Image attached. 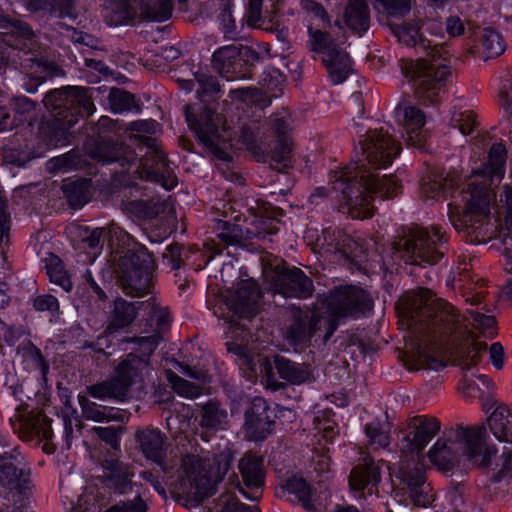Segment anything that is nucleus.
<instances>
[{
	"instance_id": "obj_1",
	"label": "nucleus",
	"mask_w": 512,
	"mask_h": 512,
	"mask_svg": "<svg viewBox=\"0 0 512 512\" xmlns=\"http://www.w3.org/2000/svg\"><path fill=\"white\" fill-rule=\"evenodd\" d=\"M506 156L503 144L492 145L488 163L467 179L466 188L462 192L464 208L460 210L458 206L449 204L448 216L458 233L471 244L487 243L498 238L504 247V256L511 265L508 270L512 272V187H504L503 218L498 219L497 225L489 218L490 205L495 200L492 186L495 180L499 182L504 175Z\"/></svg>"
},
{
	"instance_id": "obj_2",
	"label": "nucleus",
	"mask_w": 512,
	"mask_h": 512,
	"mask_svg": "<svg viewBox=\"0 0 512 512\" xmlns=\"http://www.w3.org/2000/svg\"><path fill=\"white\" fill-rule=\"evenodd\" d=\"M400 324L426 346H457L470 331L467 319L432 291L418 288L405 293L399 302Z\"/></svg>"
},
{
	"instance_id": "obj_3",
	"label": "nucleus",
	"mask_w": 512,
	"mask_h": 512,
	"mask_svg": "<svg viewBox=\"0 0 512 512\" xmlns=\"http://www.w3.org/2000/svg\"><path fill=\"white\" fill-rule=\"evenodd\" d=\"M331 180L334 190L341 194L339 211L354 219L373 216L374 195L393 198L401 193V185L394 175L380 177L364 164H355L336 171Z\"/></svg>"
},
{
	"instance_id": "obj_4",
	"label": "nucleus",
	"mask_w": 512,
	"mask_h": 512,
	"mask_svg": "<svg viewBox=\"0 0 512 512\" xmlns=\"http://www.w3.org/2000/svg\"><path fill=\"white\" fill-rule=\"evenodd\" d=\"M422 36L419 48L429 50L431 60L419 59L405 63L403 70L407 78L415 86L417 98L425 104H435L440 91L445 87L447 79L451 76L450 67L437 63L436 55L441 58L444 50L441 40L444 38L443 24L438 19H428L422 24Z\"/></svg>"
},
{
	"instance_id": "obj_5",
	"label": "nucleus",
	"mask_w": 512,
	"mask_h": 512,
	"mask_svg": "<svg viewBox=\"0 0 512 512\" xmlns=\"http://www.w3.org/2000/svg\"><path fill=\"white\" fill-rule=\"evenodd\" d=\"M486 430L483 426H457L445 431L428 453L430 461L441 471H452L462 456L482 467L491 463L497 452L494 446H487L483 440Z\"/></svg>"
},
{
	"instance_id": "obj_6",
	"label": "nucleus",
	"mask_w": 512,
	"mask_h": 512,
	"mask_svg": "<svg viewBox=\"0 0 512 512\" xmlns=\"http://www.w3.org/2000/svg\"><path fill=\"white\" fill-rule=\"evenodd\" d=\"M226 347L229 353L235 355V361L249 377L256 374L259 365L260 372L263 374V382L266 387L273 391L284 388V384L275 377L273 368L277 370L279 377L290 384L300 385L311 378L309 367L305 364H299L281 356L274 358V366L260 354L252 352L247 346L237 342H227Z\"/></svg>"
},
{
	"instance_id": "obj_7",
	"label": "nucleus",
	"mask_w": 512,
	"mask_h": 512,
	"mask_svg": "<svg viewBox=\"0 0 512 512\" xmlns=\"http://www.w3.org/2000/svg\"><path fill=\"white\" fill-rule=\"evenodd\" d=\"M45 107L53 113V127L57 130L55 144H64L69 129L79 118L89 117L95 106L88 90L79 86L54 89L43 99Z\"/></svg>"
},
{
	"instance_id": "obj_8",
	"label": "nucleus",
	"mask_w": 512,
	"mask_h": 512,
	"mask_svg": "<svg viewBox=\"0 0 512 512\" xmlns=\"http://www.w3.org/2000/svg\"><path fill=\"white\" fill-rule=\"evenodd\" d=\"M447 237L442 228L436 225L431 229L416 227L399 237L394 248L401 259L410 265H434L446 252Z\"/></svg>"
},
{
	"instance_id": "obj_9",
	"label": "nucleus",
	"mask_w": 512,
	"mask_h": 512,
	"mask_svg": "<svg viewBox=\"0 0 512 512\" xmlns=\"http://www.w3.org/2000/svg\"><path fill=\"white\" fill-rule=\"evenodd\" d=\"M317 302L327 315L328 336L334 334L341 321L347 318H359L373 308L371 296L355 285L334 287Z\"/></svg>"
},
{
	"instance_id": "obj_10",
	"label": "nucleus",
	"mask_w": 512,
	"mask_h": 512,
	"mask_svg": "<svg viewBox=\"0 0 512 512\" xmlns=\"http://www.w3.org/2000/svg\"><path fill=\"white\" fill-rule=\"evenodd\" d=\"M232 461L233 453L230 448H225L212 459L203 462L194 456L184 459L183 467L190 485L189 493L197 502L203 501L214 493L216 485L222 481Z\"/></svg>"
},
{
	"instance_id": "obj_11",
	"label": "nucleus",
	"mask_w": 512,
	"mask_h": 512,
	"mask_svg": "<svg viewBox=\"0 0 512 512\" xmlns=\"http://www.w3.org/2000/svg\"><path fill=\"white\" fill-rule=\"evenodd\" d=\"M154 261L146 249L128 250L116 260L115 272L124 292L140 297L149 292Z\"/></svg>"
},
{
	"instance_id": "obj_12",
	"label": "nucleus",
	"mask_w": 512,
	"mask_h": 512,
	"mask_svg": "<svg viewBox=\"0 0 512 512\" xmlns=\"http://www.w3.org/2000/svg\"><path fill=\"white\" fill-rule=\"evenodd\" d=\"M131 139L140 149H146L140 159L138 171L140 178L159 183L166 190L173 189L177 185V177L156 139L141 135H134Z\"/></svg>"
},
{
	"instance_id": "obj_13",
	"label": "nucleus",
	"mask_w": 512,
	"mask_h": 512,
	"mask_svg": "<svg viewBox=\"0 0 512 512\" xmlns=\"http://www.w3.org/2000/svg\"><path fill=\"white\" fill-rule=\"evenodd\" d=\"M184 112L189 127L196 133L199 141L217 158L228 161L230 157L224 147L229 135L227 130L221 127L220 115L210 108H205L197 118L192 113L191 105H186Z\"/></svg>"
},
{
	"instance_id": "obj_14",
	"label": "nucleus",
	"mask_w": 512,
	"mask_h": 512,
	"mask_svg": "<svg viewBox=\"0 0 512 512\" xmlns=\"http://www.w3.org/2000/svg\"><path fill=\"white\" fill-rule=\"evenodd\" d=\"M326 319L327 315L322 311L318 302L315 304L313 311H302L299 308H293L291 310V320L285 332L286 339L295 346H305L317 333H323L322 339L326 343L331 338V336H328Z\"/></svg>"
},
{
	"instance_id": "obj_15",
	"label": "nucleus",
	"mask_w": 512,
	"mask_h": 512,
	"mask_svg": "<svg viewBox=\"0 0 512 512\" xmlns=\"http://www.w3.org/2000/svg\"><path fill=\"white\" fill-rule=\"evenodd\" d=\"M269 130L274 139L269 144L270 166L278 171L292 166L293 142L290 137L291 119L287 112H277L269 118Z\"/></svg>"
},
{
	"instance_id": "obj_16",
	"label": "nucleus",
	"mask_w": 512,
	"mask_h": 512,
	"mask_svg": "<svg viewBox=\"0 0 512 512\" xmlns=\"http://www.w3.org/2000/svg\"><path fill=\"white\" fill-rule=\"evenodd\" d=\"M441 429L440 421L433 416L417 415L407 420L401 430L400 450L406 455H419Z\"/></svg>"
},
{
	"instance_id": "obj_17",
	"label": "nucleus",
	"mask_w": 512,
	"mask_h": 512,
	"mask_svg": "<svg viewBox=\"0 0 512 512\" xmlns=\"http://www.w3.org/2000/svg\"><path fill=\"white\" fill-rule=\"evenodd\" d=\"M359 144L368 164L374 169L390 165L401 150L400 144L383 128L370 130Z\"/></svg>"
},
{
	"instance_id": "obj_18",
	"label": "nucleus",
	"mask_w": 512,
	"mask_h": 512,
	"mask_svg": "<svg viewBox=\"0 0 512 512\" xmlns=\"http://www.w3.org/2000/svg\"><path fill=\"white\" fill-rule=\"evenodd\" d=\"M243 57L258 59V54L249 47L227 45L216 50L212 57L213 68L227 80L243 79L251 76L250 68Z\"/></svg>"
},
{
	"instance_id": "obj_19",
	"label": "nucleus",
	"mask_w": 512,
	"mask_h": 512,
	"mask_svg": "<svg viewBox=\"0 0 512 512\" xmlns=\"http://www.w3.org/2000/svg\"><path fill=\"white\" fill-rule=\"evenodd\" d=\"M242 484L237 481L235 487L246 498L258 501L263 494L265 484V467L262 456L254 453H246L238 465Z\"/></svg>"
},
{
	"instance_id": "obj_20",
	"label": "nucleus",
	"mask_w": 512,
	"mask_h": 512,
	"mask_svg": "<svg viewBox=\"0 0 512 512\" xmlns=\"http://www.w3.org/2000/svg\"><path fill=\"white\" fill-rule=\"evenodd\" d=\"M317 246L329 254H340L351 264L358 265L364 254L363 248L339 228H325L318 236Z\"/></svg>"
},
{
	"instance_id": "obj_21",
	"label": "nucleus",
	"mask_w": 512,
	"mask_h": 512,
	"mask_svg": "<svg viewBox=\"0 0 512 512\" xmlns=\"http://www.w3.org/2000/svg\"><path fill=\"white\" fill-rule=\"evenodd\" d=\"M274 293L284 297L308 298L314 291L313 281L299 268L275 271L271 277Z\"/></svg>"
},
{
	"instance_id": "obj_22",
	"label": "nucleus",
	"mask_w": 512,
	"mask_h": 512,
	"mask_svg": "<svg viewBox=\"0 0 512 512\" xmlns=\"http://www.w3.org/2000/svg\"><path fill=\"white\" fill-rule=\"evenodd\" d=\"M100 465L103 474L98 477V480L105 489L119 495L132 492L133 477L135 476L132 465L114 457L103 459Z\"/></svg>"
},
{
	"instance_id": "obj_23",
	"label": "nucleus",
	"mask_w": 512,
	"mask_h": 512,
	"mask_svg": "<svg viewBox=\"0 0 512 512\" xmlns=\"http://www.w3.org/2000/svg\"><path fill=\"white\" fill-rule=\"evenodd\" d=\"M245 434L253 441L264 440L271 432L274 421L270 419L269 406L262 397H255L245 412Z\"/></svg>"
},
{
	"instance_id": "obj_24",
	"label": "nucleus",
	"mask_w": 512,
	"mask_h": 512,
	"mask_svg": "<svg viewBox=\"0 0 512 512\" xmlns=\"http://www.w3.org/2000/svg\"><path fill=\"white\" fill-rule=\"evenodd\" d=\"M396 110L403 116L401 124L406 143L413 147H422L427 139V131L424 128L426 124L424 112L411 104H400Z\"/></svg>"
},
{
	"instance_id": "obj_25",
	"label": "nucleus",
	"mask_w": 512,
	"mask_h": 512,
	"mask_svg": "<svg viewBox=\"0 0 512 512\" xmlns=\"http://www.w3.org/2000/svg\"><path fill=\"white\" fill-rule=\"evenodd\" d=\"M91 158L102 163L117 162L129 166L137 159L136 152L128 145L113 141H98L87 146Z\"/></svg>"
},
{
	"instance_id": "obj_26",
	"label": "nucleus",
	"mask_w": 512,
	"mask_h": 512,
	"mask_svg": "<svg viewBox=\"0 0 512 512\" xmlns=\"http://www.w3.org/2000/svg\"><path fill=\"white\" fill-rule=\"evenodd\" d=\"M260 297L258 285L253 279L242 280L229 298L228 305L240 318H250L257 313Z\"/></svg>"
},
{
	"instance_id": "obj_27",
	"label": "nucleus",
	"mask_w": 512,
	"mask_h": 512,
	"mask_svg": "<svg viewBox=\"0 0 512 512\" xmlns=\"http://www.w3.org/2000/svg\"><path fill=\"white\" fill-rule=\"evenodd\" d=\"M381 481V468L371 457L367 456L351 470L349 484L352 490L364 491L369 494L378 493L377 486Z\"/></svg>"
},
{
	"instance_id": "obj_28",
	"label": "nucleus",
	"mask_w": 512,
	"mask_h": 512,
	"mask_svg": "<svg viewBox=\"0 0 512 512\" xmlns=\"http://www.w3.org/2000/svg\"><path fill=\"white\" fill-rule=\"evenodd\" d=\"M31 471L26 467H17L12 462V456H0V486L27 496L30 491Z\"/></svg>"
},
{
	"instance_id": "obj_29",
	"label": "nucleus",
	"mask_w": 512,
	"mask_h": 512,
	"mask_svg": "<svg viewBox=\"0 0 512 512\" xmlns=\"http://www.w3.org/2000/svg\"><path fill=\"white\" fill-rule=\"evenodd\" d=\"M135 439L140 451L146 459L162 465L166 458V436L157 428L145 427L138 429Z\"/></svg>"
},
{
	"instance_id": "obj_30",
	"label": "nucleus",
	"mask_w": 512,
	"mask_h": 512,
	"mask_svg": "<svg viewBox=\"0 0 512 512\" xmlns=\"http://www.w3.org/2000/svg\"><path fill=\"white\" fill-rule=\"evenodd\" d=\"M401 479L407 485L415 505L426 506L432 501V496L429 494L430 485L426 483L422 465L416 463L412 468L409 465L402 468Z\"/></svg>"
},
{
	"instance_id": "obj_31",
	"label": "nucleus",
	"mask_w": 512,
	"mask_h": 512,
	"mask_svg": "<svg viewBox=\"0 0 512 512\" xmlns=\"http://www.w3.org/2000/svg\"><path fill=\"white\" fill-rule=\"evenodd\" d=\"M322 62L332 83H343L353 73V62L349 54L339 46L325 51Z\"/></svg>"
},
{
	"instance_id": "obj_32",
	"label": "nucleus",
	"mask_w": 512,
	"mask_h": 512,
	"mask_svg": "<svg viewBox=\"0 0 512 512\" xmlns=\"http://www.w3.org/2000/svg\"><path fill=\"white\" fill-rule=\"evenodd\" d=\"M227 419V411L218 402L208 401L201 405L198 421L201 428V438L208 441L218 430L225 428Z\"/></svg>"
},
{
	"instance_id": "obj_33",
	"label": "nucleus",
	"mask_w": 512,
	"mask_h": 512,
	"mask_svg": "<svg viewBox=\"0 0 512 512\" xmlns=\"http://www.w3.org/2000/svg\"><path fill=\"white\" fill-rule=\"evenodd\" d=\"M148 366L149 362L146 358L139 357L135 353H129L115 367L113 375L123 388L129 392L134 383L142 380L143 372Z\"/></svg>"
},
{
	"instance_id": "obj_34",
	"label": "nucleus",
	"mask_w": 512,
	"mask_h": 512,
	"mask_svg": "<svg viewBox=\"0 0 512 512\" xmlns=\"http://www.w3.org/2000/svg\"><path fill=\"white\" fill-rule=\"evenodd\" d=\"M30 69L32 72L25 77L24 87L30 92L34 93L37 87L45 82L48 78L61 77L65 75L64 70L52 61L43 58H31Z\"/></svg>"
},
{
	"instance_id": "obj_35",
	"label": "nucleus",
	"mask_w": 512,
	"mask_h": 512,
	"mask_svg": "<svg viewBox=\"0 0 512 512\" xmlns=\"http://www.w3.org/2000/svg\"><path fill=\"white\" fill-rule=\"evenodd\" d=\"M137 310L135 303L116 299L109 314L106 332L112 334L130 326L137 317Z\"/></svg>"
},
{
	"instance_id": "obj_36",
	"label": "nucleus",
	"mask_w": 512,
	"mask_h": 512,
	"mask_svg": "<svg viewBox=\"0 0 512 512\" xmlns=\"http://www.w3.org/2000/svg\"><path fill=\"white\" fill-rule=\"evenodd\" d=\"M61 190L73 209L82 208L92 197L90 180L87 179H66L61 184Z\"/></svg>"
},
{
	"instance_id": "obj_37",
	"label": "nucleus",
	"mask_w": 512,
	"mask_h": 512,
	"mask_svg": "<svg viewBox=\"0 0 512 512\" xmlns=\"http://www.w3.org/2000/svg\"><path fill=\"white\" fill-rule=\"evenodd\" d=\"M344 18L347 26L359 35L366 32L369 28L370 15L368 5L365 0H349Z\"/></svg>"
},
{
	"instance_id": "obj_38",
	"label": "nucleus",
	"mask_w": 512,
	"mask_h": 512,
	"mask_svg": "<svg viewBox=\"0 0 512 512\" xmlns=\"http://www.w3.org/2000/svg\"><path fill=\"white\" fill-rule=\"evenodd\" d=\"M78 401L82 416L87 420L95 422L123 421V415L114 408L99 405L84 395H79Z\"/></svg>"
},
{
	"instance_id": "obj_39",
	"label": "nucleus",
	"mask_w": 512,
	"mask_h": 512,
	"mask_svg": "<svg viewBox=\"0 0 512 512\" xmlns=\"http://www.w3.org/2000/svg\"><path fill=\"white\" fill-rule=\"evenodd\" d=\"M488 424L499 441L512 443V412L508 406H498L490 415Z\"/></svg>"
},
{
	"instance_id": "obj_40",
	"label": "nucleus",
	"mask_w": 512,
	"mask_h": 512,
	"mask_svg": "<svg viewBox=\"0 0 512 512\" xmlns=\"http://www.w3.org/2000/svg\"><path fill=\"white\" fill-rule=\"evenodd\" d=\"M140 17L142 20L163 22L172 16V0H140Z\"/></svg>"
},
{
	"instance_id": "obj_41",
	"label": "nucleus",
	"mask_w": 512,
	"mask_h": 512,
	"mask_svg": "<svg viewBox=\"0 0 512 512\" xmlns=\"http://www.w3.org/2000/svg\"><path fill=\"white\" fill-rule=\"evenodd\" d=\"M86 391L88 395L99 400L117 399L123 401L128 394L114 375L110 379L87 386Z\"/></svg>"
},
{
	"instance_id": "obj_42",
	"label": "nucleus",
	"mask_w": 512,
	"mask_h": 512,
	"mask_svg": "<svg viewBox=\"0 0 512 512\" xmlns=\"http://www.w3.org/2000/svg\"><path fill=\"white\" fill-rule=\"evenodd\" d=\"M126 213L138 219H152L165 210V204L159 200H132L122 204Z\"/></svg>"
},
{
	"instance_id": "obj_43",
	"label": "nucleus",
	"mask_w": 512,
	"mask_h": 512,
	"mask_svg": "<svg viewBox=\"0 0 512 512\" xmlns=\"http://www.w3.org/2000/svg\"><path fill=\"white\" fill-rule=\"evenodd\" d=\"M74 233L80 239L78 248L84 251H93L94 254L100 252L103 247V228L90 229L87 226H77Z\"/></svg>"
},
{
	"instance_id": "obj_44",
	"label": "nucleus",
	"mask_w": 512,
	"mask_h": 512,
	"mask_svg": "<svg viewBox=\"0 0 512 512\" xmlns=\"http://www.w3.org/2000/svg\"><path fill=\"white\" fill-rule=\"evenodd\" d=\"M285 488L289 494L294 495L295 500H297L305 510L309 512L316 511V507L312 502V491L304 479L292 477L287 480Z\"/></svg>"
},
{
	"instance_id": "obj_45",
	"label": "nucleus",
	"mask_w": 512,
	"mask_h": 512,
	"mask_svg": "<svg viewBox=\"0 0 512 512\" xmlns=\"http://www.w3.org/2000/svg\"><path fill=\"white\" fill-rule=\"evenodd\" d=\"M477 125V116L474 111L461 107H453L451 109L450 127L458 129L463 135H470Z\"/></svg>"
},
{
	"instance_id": "obj_46",
	"label": "nucleus",
	"mask_w": 512,
	"mask_h": 512,
	"mask_svg": "<svg viewBox=\"0 0 512 512\" xmlns=\"http://www.w3.org/2000/svg\"><path fill=\"white\" fill-rule=\"evenodd\" d=\"M45 267L51 282L59 285L66 292H69L72 289L70 276L65 270L62 260L58 256L50 254L45 258Z\"/></svg>"
},
{
	"instance_id": "obj_47",
	"label": "nucleus",
	"mask_w": 512,
	"mask_h": 512,
	"mask_svg": "<svg viewBox=\"0 0 512 512\" xmlns=\"http://www.w3.org/2000/svg\"><path fill=\"white\" fill-rule=\"evenodd\" d=\"M455 183L453 179L443 178L436 173H430L422 178L421 194L426 199H438L444 192L446 187Z\"/></svg>"
},
{
	"instance_id": "obj_48",
	"label": "nucleus",
	"mask_w": 512,
	"mask_h": 512,
	"mask_svg": "<svg viewBox=\"0 0 512 512\" xmlns=\"http://www.w3.org/2000/svg\"><path fill=\"white\" fill-rule=\"evenodd\" d=\"M480 44L485 59L498 57L505 51V43L502 36L492 28H485L481 31Z\"/></svg>"
},
{
	"instance_id": "obj_49",
	"label": "nucleus",
	"mask_w": 512,
	"mask_h": 512,
	"mask_svg": "<svg viewBox=\"0 0 512 512\" xmlns=\"http://www.w3.org/2000/svg\"><path fill=\"white\" fill-rule=\"evenodd\" d=\"M211 512H261L256 505L247 506L238 501L236 496L227 491L223 493L211 508Z\"/></svg>"
},
{
	"instance_id": "obj_50",
	"label": "nucleus",
	"mask_w": 512,
	"mask_h": 512,
	"mask_svg": "<svg viewBox=\"0 0 512 512\" xmlns=\"http://www.w3.org/2000/svg\"><path fill=\"white\" fill-rule=\"evenodd\" d=\"M392 32L398 40L407 46L419 48L420 37H423L420 32V27L416 22H404L401 25H392Z\"/></svg>"
},
{
	"instance_id": "obj_51",
	"label": "nucleus",
	"mask_w": 512,
	"mask_h": 512,
	"mask_svg": "<svg viewBox=\"0 0 512 512\" xmlns=\"http://www.w3.org/2000/svg\"><path fill=\"white\" fill-rule=\"evenodd\" d=\"M136 0H122L113 8V21L115 25L126 24L134 20H142L139 6L136 7Z\"/></svg>"
},
{
	"instance_id": "obj_52",
	"label": "nucleus",
	"mask_w": 512,
	"mask_h": 512,
	"mask_svg": "<svg viewBox=\"0 0 512 512\" xmlns=\"http://www.w3.org/2000/svg\"><path fill=\"white\" fill-rule=\"evenodd\" d=\"M308 34L309 49L313 52L325 55V51L336 46L331 35L320 28H313L312 25H308Z\"/></svg>"
},
{
	"instance_id": "obj_53",
	"label": "nucleus",
	"mask_w": 512,
	"mask_h": 512,
	"mask_svg": "<svg viewBox=\"0 0 512 512\" xmlns=\"http://www.w3.org/2000/svg\"><path fill=\"white\" fill-rule=\"evenodd\" d=\"M300 7L307 21L316 19L320 22L318 26L322 28L330 26V17L322 4L314 0H301Z\"/></svg>"
},
{
	"instance_id": "obj_54",
	"label": "nucleus",
	"mask_w": 512,
	"mask_h": 512,
	"mask_svg": "<svg viewBox=\"0 0 512 512\" xmlns=\"http://www.w3.org/2000/svg\"><path fill=\"white\" fill-rule=\"evenodd\" d=\"M217 231L218 238L225 244H239L243 239L247 238L240 225L227 221H219L217 223Z\"/></svg>"
},
{
	"instance_id": "obj_55",
	"label": "nucleus",
	"mask_w": 512,
	"mask_h": 512,
	"mask_svg": "<svg viewBox=\"0 0 512 512\" xmlns=\"http://www.w3.org/2000/svg\"><path fill=\"white\" fill-rule=\"evenodd\" d=\"M240 140L247 148L257 157L258 161H269L268 151L262 148L261 145L256 143V133L254 128L249 125H244L240 130Z\"/></svg>"
},
{
	"instance_id": "obj_56",
	"label": "nucleus",
	"mask_w": 512,
	"mask_h": 512,
	"mask_svg": "<svg viewBox=\"0 0 512 512\" xmlns=\"http://www.w3.org/2000/svg\"><path fill=\"white\" fill-rule=\"evenodd\" d=\"M25 429L30 431L33 435L42 439H51L53 431L51 428L50 420L43 415H35L29 417L24 423Z\"/></svg>"
},
{
	"instance_id": "obj_57",
	"label": "nucleus",
	"mask_w": 512,
	"mask_h": 512,
	"mask_svg": "<svg viewBox=\"0 0 512 512\" xmlns=\"http://www.w3.org/2000/svg\"><path fill=\"white\" fill-rule=\"evenodd\" d=\"M485 350L486 343L472 339L468 346L460 353V366L462 369L468 370L475 366L481 359V352Z\"/></svg>"
},
{
	"instance_id": "obj_58",
	"label": "nucleus",
	"mask_w": 512,
	"mask_h": 512,
	"mask_svg": "<svg viewBox=\"0 0 512 512\" xmlns=\"http://www.w3.org/2000/svg\"><path fill=\"white\" fill-rule=\"evenodd\" d=\"M108 99L111 109L116 113L129 111L135 106L134 96L119 88L111 89Z\"/></svg>"
},
{
	"instance_id": "obj_59",
	"label": "nucleus",
	"mask_w": 512,
	"mask_h": 512,
	"mask_svg": "<svg viewBox=\"0 0 512 512\" xmlns=\"http://www.w3.org/2000/svg\"><path fill=\"white\" fill-rule=\"evenodd\" d=\"M471 322L469 324L487 337L495 335V318L490 315L482 314L478 311L469 310Z\"/></svg>"
},
{
	"instance_id": "obj_60",
	"label": "nucleus",
	"mask_w": 512,
	"mask_h": 512,
	"mask_svg": "<svg viewBox=\"0 0 512 512\" xmlns=\"http://www.w3.org/2000/svg\"><path fill=\"white\" fill-rule=\"evenodd\" d=\"M19 351L22 352L24 359L32 362L35 368L40 369L42 374L45 375L48 372L49 365L44 359L41 351L32 342H27L19 347Z\"/></svg>"
},
{
	"instance_id": "obj_61",
	"label": "nucleus",
	"mask_w": 512,
	"mask_h": 512,
	"mask_svg": "<svg viewBox=\"0 0 512 512\" xmlns=\"http://www.w3.org/2000/svg\"><path fill=\"white\" fill-rule=\"evenodd\" d=\"M365 433L371 445L387 447L390 444L389 432L379 422H371L365 426Z\"/></svg>"
},
{
	"instance_id": "obj_62",
	"label": "nucleus",
	"mask_w": 512,
	"mask_h": 512,
	"mask_svg": "<svg viewBox=\"0 0 512 512\" xmlns=\"http://www.w3.org/2000/svg\"><path fill=\"white\" fill-rule=\"evenodd\" d=\"M105 512H148L147 502L138 494L134 499L121 500Z\"/></svg>"
},
{
	"instance_id": "obj_63",
	"label": "nucleus",
	"mask_w": 512,
	"mask_h": 512,
	"mask_svg": "<svg viewBox=\"0 0 512 512\" xmlns=\"http://www.w3.org/2000/svg\"><path fill=\"white\" fill-rule=\"evenodd\" d=\"M231 5V0H222V12L219 15V18L223 26L225 38L235 40L237 38L238 32L235 20L233 19L230 10Z\"/></svg>"
},
{
	"instance_id": "obj_64",
	"label": "nucleus",
	"mask_w": 512,
	"mask_h": 512,
	"mask_svg": "<svg viewBox=\"0 0 512 512\" xmlns=\"http://www.w3.org/2000/svg\"><path fill=\"white\" fill-rule=\"evenodd\" d=\"M11 107L18 122L23 123L28 120V116L34 111L35 103L25 96H20L12 99Z\"/></svg>"
}]
</instances>
